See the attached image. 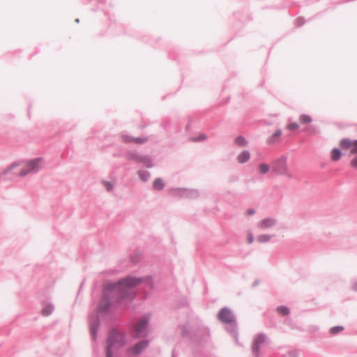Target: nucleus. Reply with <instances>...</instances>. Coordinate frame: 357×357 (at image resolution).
<instances>
[{
    "label": "nucleus",
    "instance_id": "1",
    "mask_svg": "<svg viewBox=\"0 0 357 357\" xmlns=\"http://www.w3.org/2000/svg\"><path fill=\"white\" fill-rule=\"evenodd\" d=\"M141 282V280L128 278L125 280L120 281L118 284H112L109 288L114 294H119L122 297L126 296L129 289L132 287H136Z\"/></svg>",
    "mask_w": 357,
    "mask_h": 357
},
{
    "label": "nucleus",
    "instance_id": "2",
    "mask_svg": "<svg viewBox=\"0 0 357 357\" xmlns=\"http://www.w3.org/2000/svg\"><path fill=\"white\" fill-rule=\"evenodd\" d=\"M125 344V338L121 333L113 331L108 340L107 357H112V353L121 348Z\"/></svg>",
    "mask_w": 357,
    "mask_h": 357
},
{
    "label": "nucleus",
    "instance_id": "3",
    "mask_svg": "<svg viewBox=\"0 0 357 357\" xmlns=\"http://www.w3.org/2000/svg\"><path fill=\"white\" fill-rule=\"evenodd\" d=\"M41 161L40 158L29 161L19 171L15 172V174L24 176L30 172L38 171L40 168Z\"/></svg>",
    "mask_w": 357,
    "mask_h": 357
},
{
    "label": "nucleus",
    "instance_id": "4",
    "mask_svg": "<svg viewBox=\"0 0 357 357\" xmlns=\"http://www.w3.org/2000/svg\"><path fill=\"white\" fill-rule=\"evenodd\" d=\"M339 146L342 150L348 151L350 158L357 154V139L343 138L340 141Z\"/></svg>",
    "mask_w": 357,
    "mask_h": 357
},
{
    "label": "nucleus",
    "instance_id": "5",
    "mask_svg": "<svg viewBox=\"0 0 357 357\" xmlns=\"http://www.w3.org/2000/svg\"><path fill=\"white\" fill-rule=\"evenodd\" d=\"M273 170L279 174L286 175L289 178L293 176L287 167L284 158H280L275 161L273 163Z\"/></svg>",
    "mask_w": 357,
    "mask_h": 357
},
{
    "label": "nucleus",
    "instance_id": "6",
    "mask_svg": "<svg viewBox=\"0 0 357 357\" xmlns=\"http://www.w3.org/2000/svg\"><path fill=\"white\" fill-rule=\"evenodd\" d=\"M219 319L225 323L229 324L234 321V318L230 310L222 308L218 314Z\"/></svg>",
    "mask_w": 357,
    "mask_h": 357
},
{
    "label": "nucleus",
    "instance_id": "7",
    "mask_svg": "<svg viewBox=\"0 0 357 357\" xmlns=\"http://www.w3.org/2000/svg\"><path fill=\"white\" fill-rule=\"evenodd\" d=\"M148 323V319L146 318H143L139 320L135 326V333L137 335H141L145 329Z\"/></svg>",
    "mask_w": 357,
    "mask_h": 357
},
{
    "label": "nucleus",
    "instance_id": "8",
    "mask_svg": "<svg viewBox=\"0 0 357 357\" xmlns=\"http://www.w3.org/2000/svg\"><path fill=\"white\" fill-rule=\"evenodd\" d=\"M264 336L261 335H258L255 338L252 345V351L253 352L256 353V356H257V352L259 350L260 346L264 342Z\"/></svg>",
    "mask_w": 357,
    "mask_h": 357
},
{
    "label": "nucleus",
    "instance_id": "9",
    "mask_svg": "<svg viewBox=\"0 0 357 357\" xmlns=\"http://www.w3.org/2000/svg\"><path fill=\"white\" fill-rule=\"evenodd\" d=\"M282 132L281 130H277L267 139L268 144H273L280 142Z\"/></svg>",
    "mask_w": 357,
    "mask_h": 357
},
{
    "label": "nucleus",
    "instance_id": "10",
    "mask_svg": "<svg viewBox=\"0 0 357 357\" xmlns=\"http://www.w3.org/2000/svg\"><path fill=\"white\" fill-rule=\"evenodd\" d=\"M275 222V220L273 218H265L259 222V227L262 229H266L273 227Z\"/></svg>",
    "mask_w": 357,
    "mask_h": 357
},
{
    "label": "nucleus",
    "instance_id": "11",
    "mask_svg": "<svg viewBox=\"0 0 357 357\" xmlns=\"http://www.w3.org/2000/svg\"><path fill=\"white\" fill-rule=\"evenodd\" d=\"M110 305V302L109 301L108 295L107 294H105L104 296L102 297L100 304H99V310L100 311H105L107 310Z\"/></svg>",
    "mask_w": 357,
    "mask_h": 357
},
{
    "label": "nucleus",
    "instance_id": "12",
    "mask_svg": "<svg viewBox=\"0 0 357 357\" xmlns=\"http://www.w3.org/2000/svg\"><path fill=\"white\" fill-rule=\"evenodd\" d=\"M250 158V153L248 151H243L241 153L237 156V160L239 163H244L249 160Z\"/></svg>",
    "mask_w": 357,
    "mask_h": 357
},
{
    "label": "nucleus",
    "instance_id": "13",
    "mask_svg": "<svg viewBox=\"0 0 357 357\" xmlns=\"http://www.w3.org/2000/svg\"><path fill=\"white\" fill-rule=\"evenodd\" d=\"M342 157V152L337 148H334L331 150V158L333 161H337Z\"/></svg>",
    "mask_w": 357,
    "mask_h": 357
},
{
    "label": "nucleus",
    "instance_id": "14",
    "mask_svg": "<svg viewBox=\"0 0 357 357\" xmlns=\"http://www.w3.org/2000/svg\"><path fill=\"white\" fill-rule=\"evenodd\" d=\"M148 342L146 341H142L137 344L134 348L132 349V352L134 354H138L142 350H143L144 348L147 347Z\"/></svg>",
    "mask_w": 357,
    "mask_h": 357
},
{
    "label": "nucleus",
    "instance_id": "15",
    "mask_svg": "<svg viewBox=\"0 0 357 357\" xmlns=\"http://www.w3.org/2000/svg\"><path fill=\"white\" fill-rule=\"evenodd\" d=\"M123 140L126 142H135L137 144H142L143 142H144L146 141L145 139L132 138V137H128V136H124Z\"/></svg>",
    "mask_w": 357,
    "mask_h": 357
},
{
    "label": "nucleus",
    "instance_id": "16",
    "mask_svg": "<svg viewBox=\"0 0 357 357\" xmlns=\"http://www.w3.org/2000/svg\"><path fill=\"white\" fill-rule=\"evenodd\" d=\"M299 121L301 124H310L312 121V119L309 115L302 114L299 117Z\"/></svg>",
    "mask_w": 357,
    "mask_h": 357
},
{
    "label": "nucleus",
    "instance_id": "17",
    "mask_svg": "<svg viewBox=\"0 0 357 357\" xmlns=\"http://www.w3.org/2000/svg\"><path fill=\"white\" fill-rule=\"evenodd\" d=\"M153 185L154 189L160 190L164 188V183L161 178H158L154 181Z\"/></svg>",
    "mask_w": 357,
    "mask_h": 357
},
{
    "label": "nucleus",
    "instance_id": "18",
    "mask_svg": "<svg viewBox=\"0 0 357 357\" xmlns=\"http://www.w3.org/2000/svg\"><path fill=\"white\" fill-rule=\"evenodd\" d=\"M53 307L51 305H46L42 310V314L44 316H48L52 312Z\"/></svg>",
    "mask_w": 357,
    "mask_h": 357
},
{
    "label": "nucleus",
    "instance_id": "19",
    "mask_svg": "<svg viewBox=\"0 0 357 357\" xmlns=\"http://www.w3.org/2000/svg\"><path fill=\"white\" fill-rule=\"evenodd\" d=\"M259 171L261 174H266L269 171V166L265 163H261L258 167Z\"/></svg>",
    "mask_w": 357,
    "mask_h": 357
},
{
    "label": "nucleus",
    "instance_id": "20",
    "mask_svg": "<svg viewBox=\"0 0 357 357\" xmlns=\"http://www.w3.org/2000/svg\"><path fill=\"white\" fill-rule=\"evenodd\" d=\"M236 143L241 146H245L247 144V141L243 137H238L236 139Z\"/></svg>",
    "mask_w": 357,
    "mask_h": 357
},
{
    "label": "nucleus",
    "instance_id": "21",
    "mask_svg": "<svg viewBox=\"0 0 357 357\" xmlns=\"http://www.w3.org/2000/svg\"><path fill=\"white\" fill-rule=\"evenodd\" d=\"M271 239V236L267 234L260 235L257 237V241L261 243H265Z\"/></svg>",
    "mask_w": 357,
    "mask_h": 357
},
{
    "label": "nucleus",
    "instance_id": "22",
    "mask_svg": "<svg viewBox=\"0 0 357 357\" xmlns=\"http://www.w3.org/2000/svg\"><path fill=\"white\" fill-rule=\"evenodd\" d=\"M277 312L282 315H287L289 313V310L284 306H281L277 308Z\"/></svg>",
    "mask_w": 357,
    "mask_h": 357
},
{
    "label": "nucleus",
    "instance_id": "23",
    "mask_svg": "<svg viewBox=\"0 0 357 357\" xmlns=\"http://www.w3.org/2000/svg\"><path fill=\"white\" fill-rule=\"evenodd\" d=\"M139 176L140 177V178L145 181L148 179V178L149 177V174L148 172H146V171H140L139 172Z\"/></svg>",
    "mask_w": 357,
    "mask_h": 357
},
{
    "label": "nucleus",
    "instance_id": "24",
    "mask_svg": "<svg viewBox=\"0 0 357 357\" xmlns=\"http://www.w3.org/2000/svg\"><path fill=\"white\" fill-rule=\"evenodd\" d=\"M351 160H350V165L355 168V169H357V154L351 157L350 158Z\"/></svg>",
    "mask_w": 357,
    "mask_h": 357
},
{
    "label": "nucleus",
    "instance_id": "25",
    "mask_svg": "<svg viewBox=\"0 0 357 357\" xmlns=\"http://www.w3.org/2000/svg\"><path fill=\"white\" fill-rule=\"evenodd\" d=\"M299 128L297 123H291L287 126V128L289 130H298Z\"/></svg>",
    "mask_w": 357,
    "mask_h": 357
},
{
    "label": "nucleus",
    "instance_id": "26",
    "mask_svg": "<svg viewBox=\"0 0 357 357\" xmlns=\"http://www.w3.org/2000/svg\"><path fill=\"white\" fill-rule=\"evenodd\" d=\"M343 330V327L342 326H335L331 329V333L332 334H336Z\"/></svg>",
    "mask_w": 357,
    "mask_h": 357
},
{
    "label": "nucleus",
    "instance_id": "27",
    "mask_svg": "<svg viewBox=\"0 0 357 357\" xmlns=\"http://www.w3.org/2000/svg\"><path fill=\"white\" fill-rule=\"evenodd\" d=\"M18 167V165H11L9 168H8L6 171H5V174H6L7 172H10V171H12V170H15V169H17Z\"/></svg>",
    "mask_w": 357,
    "mask_h": 357
},
{
    "label": "nucleus",
    "instance_id": "28",
    "mask_svg": "<svg viewBox=\"0 0 357 357\" xmlns=\"http://www.w3.org/2000/svg\"><path fill=\"white\" fill-rule=\"evenodd\" d=\"M103 183L107 190H110L112 188V185L109 182L104 181Z\"/></svg>",
    "mask_w": 357,
    "mask_h": 357
},
{
    "label": "nucleus",
    "instance_id": "29",
    "mask_svg": "<svg viewBox=\"0 0 357 357\" xmlns=\"http://www.w3.org/2000/svg\"><path fill=\"white\" fill-rule=\"evenodd\" d=\"M253 240H254V238H253L252 235L249 234L248 238V243H252L253 242Z\"/></svg>",
    "mask_w": 357,
    "mask_h": 357
},
{
    "label": "nucleus",
    "instance_id": "30",
    "mask_svg": "<svg viewBox=\"0 0 357 357\" xmlns=\"http://www.w3.org/2000/svg\"><path fill=\"white\" fill-rule=\"evenodd\" d=\"M255 213V211L253 209H249L247 211V214L249 215H252Z\"/></svg>",
    "mask_w": 357,
    "mask_h": 357
},
{
    "label": "nucleus",
    "instance_id": "31",
    "mask_svg": "<svg viewBox=\"0 0 357 357\" xmlns=\"http://www.w3.org/2000/svg\"><path fill=\"white\" fill-rule=\"evenodd\" d=\"M310 132L312 133V132H314V130H311Z\"/></svg>",
    "mask_w": 357,
    "mask_h": 357
}]
</instances>
